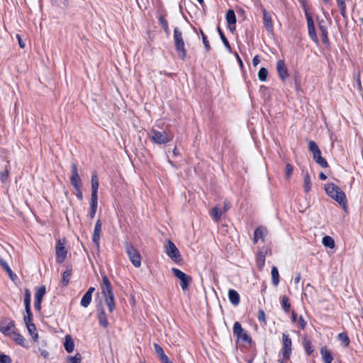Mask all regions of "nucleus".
<instances>
[{
  "label": "nucleus",
  "mask_w": 363,
  "mask_h": 363,
  "mask_svg": "<svg viewBox=\"0 0 363 363\" xmlns=\"http://www.w3.org/2000/svg\"><path fill=\"white\" fill-rule=\"evenodd\" d=\"M101 294L104 298L106 304L108 306L110 313H112L116 308L115 297L113 294V287L111 282L107 277L104 275L102 277V284L101 286Z\"/></svg>",
  "instance_id": "nucleus-1"
},
{
  "label": "nucleus",
  "mask_w": 363,
  "mask_h": 363,
  "mask_svg": "<svg viewBox=\"0 0 363 363\" xmlns=\"http://www.w3.org/2000/svg\"><path fill=\"white\" fill-rule=\"evenodd\" d=\"M325 190L330 198L338 202L343 208L346 207L347 200L345 194L339 186L333 183H330L325 185Z\"/></svg>",
  "instance_id": "nucleus-2"
},
{
  "label": "nucleus",
  "mask_w": 363,
  "mask_h": 363,
  "mask_svg": "<svg viewBox=\"0 0 363 363\" xmlns=\"http://www.w3.org/2000/svg\"><path fill=\"white\" fill-rule=\"evenodd\" d=\"M150 138L154 144L164 145L173 140L174 135L169 131L161 132L152 128L150 130Z\"/></svg>",
  "instance_id": "nucleus-3"
},
{
  "label": "nucleus",
  "mask_w": 363,
  "mask_h": 363,
  "mask_svg": "<svg viewBox=\"0 0 363 363\" xmlns=\"http://www.w3.org/2000/svg\"><path fill=\"white\" fill-rule=\"evenodd\" d=\"M174 43L178 57L183 60H185L186 57V50L182 32L178 28H175L174 30Z\"/></svg>",
  "instance_id": "nucleus-4"
},
{
  "label": "nucleus",
  "mask_w": 363,
  "mask_h": 363,
  "mask_svg": "<svg viewBox=\"0 0 363 363\" xmlns=\"http://www.w3.org/2000/svg\"><path fill=\"white\" fill-rule=\"evenodd\" d=\"M125 249L133 265L137 268L140 267L141 266V256L138 250L129 242H125Z\"/></svg>",
  "instance_id": "nucleus-5"
},
{
  "label": "nucleus",
  "mask_w": 363,
  "mask_h": 363,
  "mask_svg": "<svg viewBox=\"0 0 363 363\" xmlns=\"http://www.w3.org/2000/svg\"><path fill=\"white\" fill-rule=\"evenodd\" d=\"M164 252L174 262H179L181 261L180 252L174 243L170 240L167 241L164 246Z\"/></svg>",
  "instance_id": "nucleus-6"
},
{
  "label": "nucleus",
  "mask_w": 363,
  "mask_h": 363,
  "mask_svg": "<svg viewBox=\"0 0 363 363\" xmlns=\"http://www.w3.org/2000/svg\"><path fill=\"white\" fill-rule=\"evenodd\" d=\"M173 274L180 280V285L183 291L188 289L191 277L177 268H172Z\"/></svg>",
  "instance_id": "nucleus-7"
},
{
  "label": "nucleus",
  "mask_w": 363,
  "mask_h": 363,
  "mask_svg": "<svg viewBox=\"0 0 363 363\" xmlns=\"http://www.w3.org/2000/svg\"><path fill=\"white\" fill-rule=\"evenodd\" d=\"M233 333L236 335L238 340H241L244 342H252V339L250 335L243 330L241 324L239 322H235L233 325Z\"/></svg>",
  "instance_id": "nucleus-8"
},
{
  "label": "nucleus",
  "mask_w": 363,
  "mask_h": 363,
  "mask_svg": "<svg viewBox=\"0 0 363 363\" xmlns=\"http://www.w3.org/2000/svg\"><path fill=\"white\" fill-rule=\"evenodd\" d=\"M67 250L65 247V240H58L56 245V261L62 263L66 259Z\"/></svg>",
  "instance_id": "nucleus-9"
},
{
  "label": "nucleus",
  "mask_w": 363,
  "mask_h": 363,
  "mask_svg": "<svg viewBox=\"0 0 363 363\" xmlns=\"http://www.w3.org/2000/svg\"><path fill=\"white\" fill-rule=\"evenodd\" d=\"M282 342L283 347L281 349L283 358L285 359H289L291 353V345L292 342L289 335L285 333L282 334Z\"/></svg>",
  "instance_id": "nucleus-10"
},
{
  "label": "nucleus",
  "mask_w": 363,
  "mask_h": 363,
  "mask_svg": "<svg viewBox=\"0 0 363 363\" xmlns=\"http://www.w3.org/2000/svg\"><path fill=\"white\" fill-rule=\"evenodd\" d=\"M276 68L280 79L282 82L286 81V79L289 77V74L285 62L283 60H278L277 62Z\"/></svg>",
  "instance_id": "nucleus-11"
},
{
  "label": "nucleus",
  "mask_w": 363,
  "mask_h": 363,
  "mask_svg": "<svg viewBox=\"0 0 363 363\" xmlns=\"http://www.w3.org/2000/svg\"><path fill=\"white\" fill-rule=\"evenodd\" d=\"M0 331L5 335L10 336L15 332V323L13 320H4L0 323Z\"/></svg>",
  "instance_id": "nucleus-12"
},
{
  "label": "nucleus",
  "mask_w": 363,
  "mask_h": 363,
  "mask_svg": "<svg viewBox=\"0 0 363 363\" xmlns=\"http://www.w3.org/2000/svg\"><path fill=\"white\" fill-rule=\"evenodd\" d=\"M306 19H307V26H308V35L311 40L315 43H318V38L317 37L314 22L311 15L306 13Z\"/></svg>",
  "instance_id": "nucleus-13"
},
{
  "label": "nucleus",
  "mask_w": 363,
  "mask_h": 363,
  "mask_svg": "<svg viewBox=\"0 0 363 363\" xmlns=\"http://www.w3.org/2000/svg\"><path fill=\"white\" fill-rule=\"evenodd\" d=\"M72 175L70 177L71 184L74 189H79L81 187V179L77 172V166L75 163L72 164Z\"/></svg>",
  "instance_id": "nucleus-14"
},
{
  "label": "nucleus",
  "mask_w": 363,
  "mask_h": 363,
  "mask_svg": "<svg viewBox=\"0 0 363 363\" xmlns=\"http://www.w3.org/2000/svg\"><path fill=\"white\" fill-rule=\"evenodd\" d=\"M101 227V221L100 220V219H98L96 222L92 235V241L96 245L97 248H99L100 246Z\"/></svg>",
  "instance_id": "nucleus-15"
},
{
  "label": "nucleus",
  "mask_w": 363,
  "mask_h": 363,
  "mask_svg": "<svg viewBox=\"0 0 363 363\" xmlns=\"http://www.w3.org/2000/svg\"><path fill=\"white\" fill-rule=\"evenodd\" d=\"M262 13L264 26L269 33H272L274 30V26L272 20V15L264 9H262Z\"/></svg>",
  "instance_id": "nucleus-16"
},
{
  "label": "nucleus",
  "mask_w": 363,
  "mask_h": 363,
  "mask_svg": "<svg viewBox=\"0 0 363 363\" xmlns=\"http://www.w3.org/2000/svg\"><path fill=\"white\" fill-rule=\"evenodd\" d=\"M267 233V230L266 228L263 226H259L258 228H257L254 233L253 242L255 244L259 240L264 242V237Z\"/></svg>",
  "instance_id": "nucleus-17"
},
{
  "label": "nucleus",
  "mask_w": 363,
  "mask_h": 363,
  "mask_svg": "<svg viewBox=\"0 0 363 363\" xmlns=\"http://www.w3.org/2000/svg\"><path fill=\"white\" fill-rule=\"evenodd\" d=\"M99 181L96 174L91 176V199H98Z\"/></svg>",
  "instance_id": "nucleus-18"
},
{
  "label": "nucleus",
  "mask_w": 363,
  "mask_h": 363,
  "mask_svg": "<svg viewBox=\"0 0 363 363\" xmlns=\"http://www.w3.org/2000/svg\"><path fill=\"white\" fill-rule=\"evenodd\" d=\"M228 298L232 305L237 306L240 301L239 294L235 289H230L228 291Z\"/></svg>",
  "instance_id": "nucleus-19"
},
{
  "label": "nucleus",
  "mask_w": 363,
  "mask_h": 363,
  "mask_svg": "<svg viewBox=\"0 0 363 363\" xmlns=\"http://www.w3.org/2000/svg\"><path fill=\"white\" fill-rule=\"evenodd\" d=\"M320 354L324 363H332L333 357L331 352L326 347H321Z\"/></svg>",
  "instance_id": "nucleus-20"
},
{
  "label": "nucleus",
  "mask_w": 363,
  "mask_h": 363,
  "mask_svg": "<svg viewBox=\"0 0 363 363\" xmlns=\"http://www.w3.org/2000/svg\"><path fill=\"white\" fill-rule=\"evenodd\" d=\"M313 160L315 162L321 166L323 168H326L328 167V164L325 158L321 156L320 150L315 152L314 155H313Z\"/></svg>",
  "instance_id": "nucleus-21"
},
{
  "label": "nucleus",
  "mask_w": 363,
  "mask_h": 363,
  "mask_svg": "<svg viewBox=\"0 0 363 363\" xmlns=\"http://www.w3.org/2000/svg\"><path fill=\"white\" fill-rule=\"evenodd\" d=\"M64 347L65 350L70 353L74 351V341L70 335H66L64 342Z\"/></svg>",
  "instance_id": "nucleus-22"
},
{
  "label": "nucleus",
  "mask_w": 363,
  "mask_h": 363,
  "mask_svg": "<svg viewBox=\"0 0 363 363\" xmlns=\"http://www.w3.org/2000/svg\"><path fill=\"white\" fill-rule=\"evenodd\" d=\"M98 320L100 325L104 328H107L108 325V319L106 313L103 308H101L98 313Z\"/></svg>",
  "instance_id": "nucleus-23"
},
{
  "label": "nucleus",
  "mask_w": 363,
  "mask_h": 363,
  "mask_svg": "<svg viewBox=\"0 0 363 363\" xmlns=\"http://www.w3.org/2000/svg\"><path fill=\"white\" fill-rule=\"evenodd\" d=\"M225 18L228 22V24L229 27L231 28V26H235L236 23V16L235 14V12L232 9H229L226 14H225Z\"/></svg>",
  "instance_id": "nucleus-24"
},
{
  "label": "nucleus",
  "mask_w": 363,
  "mask_h": 363,
  "mask_svg": "<svg viewBox=\"0 0 363 363\" xmlns=\"http://www.w3.org/2000/svg\"><path fill=\"white\" fill-rule=\"evenodd\" d=\"M98 206V199H91L90 201V210H89V217L91 219H93L96 215Z\"/></svg>",
  "instance_id": "nucleus-25"
},
{
  "label": "nucleus",
  "mask_w": 363,
  "mask_h": 363,
  "mask_svg": "<svg viewBox=\"0 0 363 363\" xmlns=\"http://www.w3.org/2000/svg\"><path fill=\"white\" fill-rule=\"evenodd\" d=\"M312 182L311 180L310 175L306 172L304 175L303 179V189L305 193H308L311 190Z\"/></svg>",
  "instance_id": "nucleus-26"
},
{
  "label": "nucleus",
  "mask_w": 363,
  "mask_h": 363,
  "mask_svg": "<svg viewBox=\"0 0 363 363\" xmlns=\"http://www.w3.org/2000/svg\"><path fill=\"white\" fill-rule=\"evenodd\" d=\"M26 328L30 333V335H31L33 341H37L38 339V333L36 332V327L34 323H28V324H26Z\"/></svg>",
  "instance_id": "nucleus-27"
},
{
  "label": "nucleus",
  "mask_w": 363,
  "mask_h": 363,
  "mask_svg": "<svg viewBox=\"0 0 363 363\" xmlns=\"http://www.w3.org/2000/svg\"><path fill=\"white\" fill-rule=\"evenodd\" d=\"M11 339H13L16 344L24 346L25 344V338L16 331L11 333V335L9 336Z\"/></svg>",
  "instance_id": "nucleus-28"
},
{
  "label": "nucleus",
  "mask_w": 363,
  "mask_h": 363,
  "mask_svg": "<svg viewBox=\"0 0 363 363\" xmlns=\"http://www.w3.org/2000/svg\"><path fill=\"white\" fill-rule=\"evenodd\" d=\"M271 274L272 284L277 286L279 283V271L276 267H272Z\"/></svg>",
  "instance_id": "nucleus-29"
},
{
  "label": "nucleus",
  "mask_w": 363,
  "mask_h": 363,
  "mask_svg": "<svg viewBox=\"0 0 363 363\" xmlns=\"http://www.w3.org/2000/svg\"><path fill=\"white\" fill-rule=\"evenodd\" d=\"M223 213L222 210L218 206H215L211 211V216L216 222H218Z\"/></svg>",
  "instance_id": "nucleus-30"
},
{
  "label": "nucleus",
  "mask_w": 363,
  "mask_h": 363,
  "mask_svg": "<svg viewBox=\"0 0 363 363\" xmlns=\"http://www.w3.org/2000/svg\"><path fill=\"white\" fill-rule=\"evenodd\" d=\"M322 243L325 247L330 249L334 248L335 245L333 238L328 235H325L323 238Z\"/></svg>",
  "instance_id": "nucleus-31"
},
{
  "label": "nucleus",
  "mask_w": 363,
  "mask_h": 363,
  "mask_svg": "<svg viewBox=\"0 0 363 363\" xmlns=\"http://www.w3.org/2000/svg\"><path fill=\"white\" fill-rule=\"evenodd\" d=\"M265 263V253L263 251H259L257 255V267L262 269Z\"/></svg>",
  "instance_id": "nucleus-32"
},
{
  "label": "nucleus",
  "mask_w": 363,
  "mask_h": 363,
  "mask_svg": "<svg viewBox=\"0 0 363 363\" xmlns=\"http://www.w3.org/2000/svg\"><path fill=\"white\" fill-rule=\"evenodd\" d=\"M91 299H92V296H91L90 294H88L85 293L81 299V301H80L81 306L84 308L88 307L91 301Z\"/></svg>",
  "instance_id": "nucleus-33"
},
{
  "label": "nucleus",
  "mask_w": 363,
  "mask_h": 363,
  "mask_svg": "<svg viewBox=\"0 0 363 363\" xmlns=\"http://www.w3.org/2000/svg\"><path fill=\"white\" fill-rule=\"evenodd\" d=\"M72 275V270L68 269L65 271L62 274V284L63 286H67L69 282V279Z\"/></svg>",
  "instance_id": "nucleus-34"
},
{
  "label": "nucleus",
  "mask_w": 363,
  "mask_h": 363,
  "mask_svg": "<svg viewBox=\"0 0 363 363\" xmlns=\"http://www.w3.org/2000/svg\"><path fill=\"white\" fill-rule=\"evenodd\" d=\"M218 32L219 33V35L220 37V39L222 40V42L223 43L225 48L229 51V52H231V47H230V45L228 42V40H227L226 37L225 36L224 33H223V31L221 30V29L218 27Z\"/></svg>",
  "instance_id": "nucleus-35"
},
{
  "label": "nucleus",
  "mask_w": 363,
  "mask_h": 363,
  "mask_svg": "<svg viewBox=\"0 0 363 363\" xmlns=\"http://www.w3.org/2000/svg\"><path fill=\"white\" fill-rule=\"evenodd\" d=\"M281 307L285 313H289L290 308H291V303L289 302V299L287 296H284L281 299Z\"/></svg>",
  "instance_id": "nucleus-36"
},
{
  "label": "nucleus",
  "mask_w": 363,
  "mask_h": 363,
  "mask_svg": "<svg viewBox=\"0 0 363 363\" xmlns=\"http://www.w3.org/2000/svg\"><path fill=\"white\" fill-rule=\"evenodd\" d=\"M159 23H160V26H162V28H163V30H164V32L166 33V34L169 35V26H168V23L164 16H160L159 17Z\"/></svg>",
  "instance_id": "nucleus-37"
},
{
  "label": "nucleus",
  "mask_w": 363,
  "mask_h": 363,
  "mask_svg": "<svg viewBox=\"0 0 363 363\" xmlns=\"http://www.w3.org/2000/svg\"><path fill=\"white\" fill-rule=\"evenodd\" d=\"M25 310H26V313L23 317V320H24L25 324L26 325L28 323H33V322H32L33 315H32L30 308H25Z\"/></svg>",
  "instance_id": "nucleus-38"
},
{
  "label": "nucleus",
  "mask_w": 363,
  "mask_h": 363,
  "mask_svg": "<svg viewBox=\"0 0 363 363\" xmlns=\"http://www.w3.org/2000/svg\"><path fill=\"white\" fill-rule=\"evenodd\" d=\"M337 4L340 10V13L343 18H346V4L345 0H337Z\"/></svg>",
  "instance_id": "nucleus-39"
},
{
  "label": "nucleus",
  "mask_w": 363,
  "mask_h": 363,
  "mask_svg": "<svg viewBox=\"0 0 363 363\" xmlns=\"http://www.w3.org/2000/svg\"><path fill=\"white\" fill-rule=\"evenodd\" d=\"M268 71L266 68L262 67L258 72V78L261 82H265L267 79Z\"/></svg>",
  "instance_id": "nucleus-40"
},
{
  "label": "nucleus",
  "mask_w": 363,
  "mask_h": 363,
  "mask_svg": "<svg viewBox=\"0 0 363 363\" xmlns=\"http://www.w3.org/2000/svg\"><path fill=\"white\" fill-rule=\"evenodd\" d=\"M46 289L45 286H40L35 294V299L43 300L44 295L45 294Z\"/></svg>",
  "instance_id": "nucleus-41"
},
{
  "label": "nucleus",
  "mask_w": 363,
  "mask_h": 363,
  "mask_svg": "<svg viewBox=\"0 0 363 363\" xmlns=\"http://www.w3.org/2000/svg\"><path fill=\"white\" fill-rule=\"evenodd\" d=\"M319 28L321 32L322 40H323V43H325V44L328 43V38L327 28L323 25H320Z\"/></svg>",
  "instance_id": "nucleus-42"
},
{
  "label": "nucleus",
  "mask_w": 363,
  "mask_h": 363,
  "mask_svg": "<svg viewBox=\"0 0 363 363\" xmlns=\"http://www.w3.org/2000/svg\"><path fill=\"white\" fill-rule=\"evenodd\" d=\"M337 337L340 342H342V343L345 344V346L349 345L350 339H349L348 335L346 333H340L338 335Z\"/></svg>",
  "instance_id": "nucleus-43"
},
{
  "label": "nucleus",
  "mask_w": 363,
  "mask_h": 363,
  "mask_svg": "<svg viewBox=\"0 0 363 363\" xmlns=\"http://www.w3.org/2000/svg\"><path fill=\"white\" fill-rule=\"evenodd\" d=\"M25 308H30V292L28 289H26L24 295Z\"/></svg>",
  "instance_id": "nucleus-44"
},
{
  "label": "nucleus",
  "mask_w": 363,
  "mask_h": 363,
  "mask_svg": "<svg viewBox=\"0 0 363 363\" xmlns=\"http://www.w3.org/2000/svg\"><path fill=\"white\" fill-rule=\"evenodd\" d=\"M154 347H155V352L157 354L160 359L166 355L164 354L163 349L158 344L154 343Z\"/></svg>",
  "instance_id": "nucleus-45"
},
{
  "label": "nucleus",
  "mask_w": 363,
  "mask_h": 363,
  "mask_svg": "<svg viewBox=\"0 0 363 363\" xmlns=\"http://www.w3.org/2000/svg\"><path fill=\"white\" fill-rule=\"evenodd\" d=\"M200 33L202 36V40H203V43L204 45L205 49L206 50V51L208 52L211 50L209 41L208 40L206 35L204 34V33L203 32L202 30H200Z\"/></svg>",
  "instance_id": "nucleus-46"
},
{
  "label": "nucleus",
  "mask_w": 363,
  "mask_h": 363,
  "mask_svg": "<svg viewBox=\"0 0 363 363\" xmlns=\"http://www.w3.org/2000/svg\"><path fill=\"white\" fill-rule=\"evenodd\" d=\"M81 362H82V357L79 353L76 354L73 357H69L67 359L68 363H81Z\"/></svg>",
  "instance_id": "nucleus-47"
},
{
  "label": "nucleus",
  "mask_w": 363,
  "mask_h": 363,
  "mask_svg": "<svg viewBox=\"0 0 363 363\" xmlns=\"http://www.w3.org/2000/svg\"><path fill=\"white\" fill-rule=\"evenodd\" d=\"M308 149L313 153V155H314L315 152L320 150L317 144L313 140L309 141Z\"/></svg>",
  "instance_id": "nucleus-48"
},
{
  "label": "nucleus",
  "mask_w": 363,
  "mask_h": 363,
  "mask_svg": "<svg viewBox=\"0 0 363 363\" xmlns=\"http://www.w3.org/2000/svg\"><path fill=\"white\" fill-rule=\"evenodd\" d=\"M0 265L9 274H12V270L9 264L0 257Z\"/></svg>",
  "instance_id": "nucleus-49"
},
{
  "label": "nucleus",
  "mask_w": 363,
  "mask_h": 363,
  "mask_svg": "<svg viewBox=\"0 0 363 363\" xmlns=\"http://www.w3.org/2000/svg\"><path fill=\"white\" fill-rule=\"evenodd\" d=\"M257 319L259 321L262 322L264 324H266V316L265 313L262 309H259L257 314Z\"/></svg>",
  "instance_id": "nucleus-50"
},
{
  "label": "nucleus",
  "mask_w": 363,
  "mask_h": 363,
  "mask_svg": "<svg viewBox=\"0 0 363 363\" xmlns=\"http://www.w3.org/2000/svg\"><path fill=\"white\" fill-rule=\"evenodd\" d=\"M9 169H7V167H6L5 170L3 171L2 172H1V174H0L1 181L2 182H5L9 177Z\"/></svg>",
  "instance_id": "nucleus-51"
},
{
  "label": "nucleus",
  "mask_w": 363,
  "mask_h": 363,
  "mask_svg": "<svg viewBox=\"0 0 363 363\" xmlns=\"http://www.w3.org/2000/svg\"><path fill=\"white\" fill-rule=\"evenodd\" d=\"M0 363H11V359L9 356L0 353Z\"/></svg>",
  "instance_id": "nucleus-52"
},
{
  "label": "nucleus",
  "mask_w": 363,
  "mask_h": 363,
  "mask_svg": "<svg viewBox=\"0 0 363 363\" xmlns=\"http://www.w3.org/2000/svg\"><path fill=\"white\" fill-rule=\"evenodd\" d=\"M304 347L308 354H311L313 351L312 344L310 341H306L304 343Z\"/></svg>",
  "instance_id": "nucleus-53"
},
{
  "label": "nucleus",
  "mask_w": 363,
  "mask_h": 363,
  "mask_svg": "<svg viewBox=\"0 0 363 363\" xmlns=\"http://www.w3.org/2000/svg\"><path fill=\"white\" fill-rule=\"evenodd\" d=\"M293 167L290 164H287L286 166L285 174L286 178H289L293 172Z\"/></svg>",
  "instance_id": "nucleus-54"
},
{
  "label": "nucleus",
  "mask_w": 363,
  "mask_h": 363,
  "mask_svg": "<svg viewBox=\"0 0 363 363\" xmlns=\"http://www.w3.org/2000/svg\"><path fill=\"white\" fill-rule=\"evenodd\" d=\"M298 327L301 330L305 329V328L306 326V322L305 321V320L303 319V318L302 316H300L298 318Z\"/></svg>",
  "instance_id": "nucleus-55"
},
{
  "label": "nucleus",
  "mask_w": 363,
  "mask_h": 363,
  "mask_svg": "<svg viewBox=\"0 0 363 363\" xmlns=\"http://www.w3.org/2000/svg\"><path fill=\"white\" fill-rule=\"evenodd\" d=\"M76 191H77V199L79 200V201H82L83 199V194H82V186L81 187H79V189H75Z\"/></svg>",
  "instance_id": "nucleus-56"
},
{
  "label": "nucleus",
  "mask_w": 363,
  "mask_h": 363,
  "mask_svg": "<svg viewBox=\"0 0 363 363\" xmlns=\"http://www.w3.org/2000/svg\"><path fill=\"white\" fill-rule=\"evenodd\" d=\"M41 303H42L41 300L35 299L34 306H35V308L38 311L41 309Z\"/></svg>",
  "instance_id": "nucleus-57"
},
{
  "label": "nucleus",
  "mask_w": 363,
  "mask_h": 363,
  "mask_svg": "<svg viewBox=\"0 0 363 363\" xmlns=\"http://www.w3.org/2000/svg\"><path fill=\"white\" fill-rule=\"evenodd\" d=\"M260 62L259 58L258 55H255L252 59V65L255 67H257Z\"/></svg>",
  "instance_id": "nucleus-58"
},
{
  "label": "nucleus",
  "mask_w": 363,
  "mask_h": 363,
  "mask_svg": "<svg viewBox=\"0 0 363 363\" xmlns=\"http://www.w3.org/2000/svg\"><path fill=\"white\" fill-rule=\"evenodd\" d=\"M67 0H60L59 1H55L56 4L59 6H67Z\"/></svg>",
  "instance_id": "nucleus-59"
},
{
  "label": "nucleus",
  "mask_w": 363,
  "mask_h": 363,
  "mask_svg": "<svg viewBox=\"0 0 363 363\" xmlns=\"http://www.w3.org/2000/svg\"><path fill=\"white\" fill-rule=\"evenodd\" d=\"M160 361L162 363H174L169 359V357L167 355H165L162 358H161Z\"/></svg>",
  "instance_id": "nucleus-60"
},
{
  "label": "nucleus",
  "mask_w": 363,
  "mask_h": 363,
  "mask_svg": "<svg viewBox=\"0 0 363 363\" xmlns=\"http://www.w3.org/2000/svg\"><path fill=\"white\" fill-rule=\"evenodd\" d=\"M16 38L18 39V44H19V46L21 48H23L25 47V43L23 42L21 36L19 35H16Z\"/></svg>",
  "instance_id": "nucleus-61"
},
{
  "label": "nucleus",
  "mask_w": 363,
  "mask_h": 363,
  "mask_svg": "<svg viewBox=\"0 0 363 363\" xmlns=\"http://www.w3.org/2000/svg\"><path fill=\"white\" fill-rule=\"evenodd\" d=\"M230 203L228 202H225L223 212L224 213V212L227 211L230 208Z\"/></svg>",
  "instance_id": "nucleus-62"
},
{
  "label": "nucleus",
  "mask_w": 363,
  "mask_h": 363,
  "mask_svg": "<svg viewBox=\"0 0 363 363\" xmlns=\"http://www.w3.org/2000/svg\"><path fill=\"white\" fill-rule=\"evenodd\" d=\"M319 178L320 180H325L327 179V176L323 172H320L319 174Z\"/></svg>",
  "instance_id": "nucleus-63"
},
{
  "label": "nucleus",
  "mask_w": 363,
  "mask_h": 363,
  "mask_svg": "<svg viewBox=\"0 0 363 363\" xmlns=\"http://www.w3.org/2000/svg\"><path fill=\"white\" fill-rule=\"evenodd\" d=\"M41 356H43L44 358H48L49 356V353L46 350H43L41 352Z\"/></svg>",
  "instance_id": "nucleus-64"
}]
</instances>
